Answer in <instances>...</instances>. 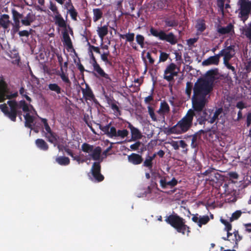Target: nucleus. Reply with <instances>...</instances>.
Returning <instances> with one entry per match:
<instances>
[{"label": "nucleus", "instance_id": "aec40b11", "mask_svg": "<svg viewBox=\"0 0 251 251\" xmlns=\"http://www.w3.org/2000/svg\"><path fill=\"white\" fill-rule=\"evenodd\" d=\"M220 56L219 54H216L214 56H211L208 58L207 59L204 60L202 64L203 66H208L210 65H218L219 63Z\"/></svg>", "mask_w": 251, "mask_h": 251}, {"label": "nucleus", "instance_id": "603ef678", "mask_svg": "<svg viewBox=\"0 0 251 251\" xmlns=\"http://www.w3.org/2000/svg\"><path fill=\"white\" fill-rule=\"evenodd\" d=\"M193 88V83L191 82H187L186 83L185 93L189 98H190L191 95L192 90Z\"/></svg>", "mask_w": 251, "mask_h": 251}, {"label": "nucleus", "instance_id": "dca6fc26", "mask_svg": "<svg viewBox=\"0 0 251 251\" xmlns=\"http://www.w3.org/2000/svg\"><path fill=\"white\" fill-rule=\"evenodd\" d=\"M220 56H224L225 60H230L233 57L234 54V46H229L226 47V49L221 50L219 53Z\"/></svg>", "mask_w": 251, "mask_h": 251}, {"label": "nucleus", "instance_id": "0eeeda50", "mask_svg": "<svg viewBox=\"0 0 251 251\" xmlns=\"http://www.w3.org/2000/svg\"><path fill=\"white\" fill-rule=\"evenodd\" d=\"M206 102V98L193 96L192 105L193 109L192 110L194 112L195 117L203 111V109L205 107Z\"/></svg>", "mask_w": 251, "mask_h": 251}, {"label": "nucleus", "instance_id": "49530a36", "mask_svg": "<svg viewBox=\"0 0 251 251\" xmlns=\"http://www.w3.org/2000/svg\"><path fill=\"white\" fill-rule=\"evenodd\" d=\"M109 55V51L107 50L101 54V59L105 62L106 64H108L110 66L112 65V62L108 59V56Z\"/></svg>", "mask_w": 251, "mask_h": 251}, {"label": "nucleus", "instance_id": "bb28decb", "mask_svg": "<svg viewBox=\"0 0 251 251\" xmlns=\"http://www.w3.org/2000/svg\"><path fill=\"white\" fill-rule=\"evenodd\" d=\"M24 118L25 119V126L26 127L32 129V124L34 121V116L31 115L29 113H26L24 115Z\"/></svg>", "mask_w": 251, "mask_h": 251}, {"label": "nucleus", "instance_id": "72a5a7b5", "mask_svg": "<svg viewBox=\"0 0 251 251\" xmlns=\"http://www.w3.org/2000/svg\"><path fill=\"white\" fill-rule=\"evenodd\" d=\"M34 21L33 15L30 13H28L26 16L21 20V23L23 25L25 26H29Z\"/></svg>", "mask_w": 251, "mask_h": 251}, {"label": "nucleus", "instance_id": "7c9ffc66", "mask_svg": "<svg viewBox=\"0 0 251 251\" xmlns=\"http://www.w3.org/2000/svg\"><path fill=\"white\" fill-rule=\"evenodd\" d=\"M170 111V107L168 104L165 101L161 102L160 108L157 111L159 114H165Z\"/></svg>", "mask_w": 251, "mask_h": 251}, {"label": "nucleus", "instance_id": "4be33fe9", "mask_svg": "<svg viewBox=\"0 0 251 251\" xmlns=\"http://www.w3.org/2000/svg\"><path fill=\"white\" fill-rule=\"evenodd\" d=\"M167 4V0H159L154 1L152 3L153 10L160 11L164 9Z\"/></svg>", "mask_w": 251, "mask_h": 251}, {"label": "nucleus", "instance_id": "e2e57ef3", "mask_svg": "<svg viewBox=\"0 0 251 251\" xmlns=\"http://www.w3.org/2000/svg\"><path fill=\"white\" fill-rule=\"evenodd\" d=\"M0 109L5 116L8 117V107L5 103L0 104Z\"/></svg>", "mask_w": 251, "mask_h": 251}, {"label": "nucleus", "instance_id": "680f3d73", "mask_svg": "<svg viewBox=\"0 0 251 251\" xmlns=\"http://www.w3.org/2000/svg\"><path fill=\"white\" fill-rule=\"evenodd\" d=\"M168 57H169V54H168L165 52L160 51V54L159 56V62H165L167 60Z\"/></svg>", "mask_w": 251, "mask_h": 251}, {"label": "nucleus", "instance_id": "864d4df0", "mask_svg": "<svg viewBox=\"0 0 251 251\" xmlns=\"http://www.w3.org/2000/svg\"><path fill=\"white\" fill-rule=\"evenodd\" d=\"M9 89L8 88V84H7V89L6 90V92L4 93V95L5 96V100L6 99H12V98H16L18 94V92H16L13 94H9Z\"/></svg>", "mask_w": 251, "mask_h": 251}, {"label": "nucleus", "instance_id": "774afa93", "mask_svg": "<svg viewBox=\"0 0 251 251\" xmlns=\"http://www.w3.org/2000/svg\"><path fill=\"white\" fill-rule=\"evenodd\" d=\"M177 180L175 177H173L171 181L167 182V185H169L171 188L176 186L177 184Z\"/></svg>", "mask_w": 251, "mask_h": 251}, {"label": "nucleus", "instance_id": "5701e85b", "mask_svg": "<svg viewBox=\"0 0 251 251\" xmlns=\"http://www.w3.org/2000/svg\"><path fill=\"white\" fill-rule=\"evenodd\" d=\"M55 24L60 27L66 28L67 24L61 15L59 13L53 17Z\"/></svg>", "mask_w": 251, "mask_h": 251}, {"label": "nucleus", "instance_id": "f704fd0d", "mask_svg": "<svg viewBox=\"0 0 251 251\" xmlns=\"http://www.w3.org/2000/svg\"><path fill=\"white\" fill-rule=\"evenodd\" d=\"M98 34L99 37L103 40L104 37H105L108 34V27L107 25H103L101 27H99L97 29Z\"/></svg>", "mask_w": 251, "mask_h": 251}, {"label": "nucleus", "instance_id": "ddd939ff", "mask_svg": "<svg viewBox=\"0 0 251 251\" xmlns=\"http://www.w3.org/2000/svg\"><path fill=\"white\" fill-rule=\"evenodd\" d=\"M101 166L100 162H94L91 170L92 176L98 182H101L104 179L103 176L100 173Z\"/></svg>", "mask_w": 251, "mask_h": 251}, {"label": "nucleus", "instance_id": "bf43d9fd", "mask_svg": "<svg viewBox=\"0 0 251 251\" xmlns=\"http://www.w3.org/2000/svg\"><path fill=\"white\" fill-rule=\"evenodd\" d=\"M148 113L153 121H157L156 116L154 113L153 108L150 106L148 107Z\"/></svg>", "mask_w": 251, "mask_h": 251}, {"label": "nucleus", "instance_id": "e433bc0d", "mask_svg": "<svg viewBox=\"0 0 251 251\" xmlns=\"http://www.w3.org/2000/svg\"><path fill=\"white\" fill-rule=\"evenodd\" d=\"M67 4H70L71 5V8H70V9H69V12L71 17V18L74 21H76L78 13L76 10L75 9V8H74L73 4L71 1V0H69L68 2H66V5Z\"/></svg>", "mask_w": 251, "mask_h": 251}, {"label": "nucleus", "instance_id": "a18cd8bd", "mask_svg": "<svg viewBox=\"0 0 251 251\" xmlns=\"http://www.w3.org/2000/svg\"><path fill=\"white\" fill-rule=\"evenodd\" d=\"M60 71L61 73L59 74H58V75H59L61 78L62 79V81L65 82L66 84H71V81L67 75H66L63 70L62 67L60 68Z\"/></svg>", "mask_w": 251, "mask_h": 251}, {"label": "nucleus", "instance_id": "1a4fd4ad", "mask_svg": "<svg viewBox=\"0 0 251 251\" xmlns=\"http://www.w3.org/2000/svg\"><path fill=\"white\" fill-rule=\"evenodd\" d=\"M176 65L171 63L168 65L164 71L163 78L168 82L173 81L174 80V77L178 75V71H176Z\"/></svg>", "mask_w": 251, "mask_h": 251}, {"label": "nucleus", "instance_id": "f3484780", "mask_svg": "<svg viewBox=\"0 0 251 251\" xmlns=\"http://www.w3.org/2000/svg\"><path fill=\"white\" fill-rule=\"evenodd\" d=\"M81 90L83 97L85 100L93 101L96 100L95 96L88 84H86L85 88H82Z\"/></svg>", "mask_w": 251, "mask_h": 251}, {"label": "nucleus", "instance_id": "9d476101", "mask_svg": "<svg viewBox=\"0 0 251 251\" xmlns=\"http://www.w3.org/2000/svg\"><path fill=\"white\" fill-rule=\"evenodd\" d=\"M7 103L10 107V110H8V117L13 122L16 121V117L18 116V102L15 100H8Z\"/></svg>", "mask_w": 251, "mask_h": 251}, {"label": "nucleus", "instance_id": "37998d69", "mask_svg": "<svg viewBox=\"0 0 251 251\" xmlns=\"http://www.w3.org/2000/svg\"><path fill=\"white\" fill-rule=\"evenodd\" d=\"M19 93L23 98H25L28 102H31V99L27 95V90L23 86L21 87L19 90Z\"/></svg>", "mask_w": 251, "mask_h": 251}, {"label": "nucleus", "instance_id": "3c124183", "mask_svg": "<svg viewBox=\"0 0 251 251\" xmlns=\"http://www.w3.org/2000/svg\"><path fill=\"white\" fill-rule=\"evenodd\" d=\"M221 222L225 225V227L224 230L226 231H230L232 229V225L230 222H228L227 220L221 218L220 219Z\"/></svg>", "mask_w": 251, "mask_h": 251}, {"label": "nucleus", "instance_id": "39448f33", "mask_svg": "<svg viewBox=\"0 0 251 251\" xmlns=\"http://www.w3.org/2000/svg\"><path fill=\"white\" fill-rule=\"evenodd\" d=\"M238 5L239 6V17L245 22L249 18L251 10V1L249 0H239Z\"/></svg>", "mask_w": 251, "mask_h": 251}, {"label": "nucleus", "instance_id": "20e7f679", "mask_svg": "<svg viewBox=\"0 0 251 251\" xmlns=\"http://www.w3.org/2000/svg\"><path fill=\"white\" fill-rule=\"evenodd\" d=\"M150 31L152 36L158 38L161 40L166 41L171 45H175L177 42V38L173 32L166 34L165 31H158L153 27L150 28Z\"/></svg>", "mask_w": 251, "mask_h": 251}, {"label": "nucleus", "instance_id": "5fc2aeb1", "mask_svg": "<svg viewBox=\"0 0 251 251\" xmlns=\"http://www.w3.org/2000/svg\"><path fill=\"white\" fill-rule=\"evenodd\" d=\"M233 234H234V238L231 239V241L233 242H235L236 244H237V243L241 241L242 239V236L239 235V232L238 230H234V231L233 232Z\"/></svg>", "mask_w": 251, "mask_h": 251}, {"label": "nucleus", "instance_id": "4468645a", "mask_svg": "<svg viewBox=\"0 0 251 251\" xmlns=\"http://www.w3.org/2000/svg\"><path fill=\"white\" fill-rule=\"evenodd\" d=\"M225 113L222 108H217L215 111L212 110V117L210 119V124H213L215 122L217 124L219 120H222L220 123H225Z\"/></svg>", "mask_w": 251, "mask_h": 251}, {"label": "nucleus", "instance_id": "de8ad7c7", "mask_svg": "<svg viewBox=\"0 0 251 251\" xmlns=\"http://www.w3.org/2000/svg\"><path fill=\"white\" fill-rule=\"evenodd\" d=\"M209 221V217L206 216H200L198 222V226L201 227L202 225L206 224Z\"/></svg>", "mask_w": 251, "mask_h": 251}, {"label": "nucleus", "instance_id": "c9c22d12", "mask_svg": "<svg viewBox=\"0 0 251 251\" xmlns=\"http://www.w3.org/2000/svg\"><path fill=\"white\" fill-rule=\"evenodd\" d=\"M164 23L166 27H174L177 26L178 21L175 19L171 18H167L164 20Z\"/></svg>", "mask_w": 251, "mask_h": 251}, {"label": "nucleus", "instance_id": "a19ab883", "mask_svg": "<svg viewBox=\"0 0 251 251\" xmlns=\"http://www.w3.org/2000/svg\"><path fill=\"white\" fill-rule=\"evenodd\" d=\"M153 161L149 158L148 156H147L145 161L143 162V166L147 167L149 169L150 171H152L153 167Z\"/></svg>", "mask_w": 251, "mask_h": 251}, {"label": "nucleus", "instance_id": "423d86ee", "mask_svg": "<svg viewBox=\"0 0 251 251\" xmlns=\"http://www.w3.org/2000/svg\"><path fill=\"white\" fill-rule=\"evenodd\" d=\"M81 150L86 153L92 152L89 155L95 161H99L100 159L101 153V149L98 146L94 148L93 145H90L87 143H84L81 145Z\"/></svg>", "mask_w": 251, "mask_h": 251}, {"label": "nucleus", "instance_id": "412c9836", "mask_svg": "<svg viewBox=\"0 0 251 251\" xmlns=\"http://www.w3.org/2000/svg\"><path fill=\"white\" fill-rule=\"evenodd\" d=\"M217 74V70H210L207 71L204 78H201L202 79H205L208 81L209 84L213 86V82L215 80V75Z\"/></svg>", "mask_w": 251, "mask_h": 251}, {"label": "nucleus", "instance_id": "ea45409f", "mask_svg": "<svg viewBox=\"0 0 251 251\" xmlns=\"http://www.w3.org/2000/svg\"><path fill=\"white\" fill-rule=\"evenodd\" d=\"M12 14L14 23H20V19L23 17V14L14 9L12 10Z\"/></svg>", "mask_w": 251, "mask_h": 251}, {"label": "nucleus", "instance_id": "2eb2a0df", "mask_svg": "<svg viewBox=\"0 0 251 251\" xmlns=\"http://www.w3.org/2000/svg\"><path fill=\"white\" fill-rule=\"evenodd\" d=\"M127 127L130 129L131 134V138L129 141H135L141 139L143 135L141 131L136 127H134L130 123L127 122Z\"/></svg>", "mask_w": 251, "mask_h": 251}, {"label": "nucleus", "instance_id": "4c0bfd02", "mask_svg": "<svg viewBox=\"0 0 251 251\" xmlns=\"http://www.w3.org/2000/svg\"><path fill=\"white\" fill-rule=\"evenodd\" d=\"M56 162L62 166H66L70 164V159L66 156H59L56 158Z\"/></svg>", "mask_w": 251, "mask_h": 251}, {"label": "nucleus", "instance_id": "c03bdc74", "mask_svg": "<svg viewBox=\"0 0 251 251\" xmlns=\"http://www.w3.org/2000/svg\"><path fill=\"white\" fill-rule=\"evenodd\" d=\"M18 106L19 108L22 109L25 112L28 113L29 111V106L24 100H21L19 102Z\"/></svg>", "mask_w": 251, "mask_h": 251}, {"label": "nucleus", "instance_id": "473e14b6", "mask_svg": "<svg viewBox=\"0 0 251 251\" xmlns=\"http://www.w3.org/2000/svg\"><path fill=\"white\" fill-rule=\"evenodd\" d=\"M35 144L38 148L43 151H47L49 149L48 144L42 139H36Z\"/></svg>", "mask_w": 251, "mask_h": 251}, {"label": "nucleus", "instance_id": "69168bd1", "mask_svg": "<svg viewBox=\"0 0 251 251\" xmlns=\"http://www.w3.org/2000/svg\"><path fill=\"white\" fill-rule=\"evenodd\" d=\"M158 176L159 177L161 178L159 182L160 186L163 188H166L167 186V182L166 181L165 178L162 177L160 175H158Z\"/></svg>", "mask_w": 251, "mask_h": 251}, {"label": "nucleus", "instance_id": "f8f14e48", "mask_svg": "<svg viewBox=\"0 0 251 251\" xmlns=\"http://www.w3.org/2000/svg\"><path fill=\"white\" fill-rule=\"evenodd\" d=\"M99 128L103 132L104 134L106 135L108 137L113 138H116L117 130L116 127L111 126V122L106 125L102 126L100 124H98Z\"/></svg>", "mask_w": 251, "mask_h": 251}, {"label": "nucleus", "instance_id": "a211bd4d", "mask_svg": "<svg viewBox=\"0 0 251 251\" xmlns=\"http://www.w3.org/2000/svg\"><path fill=\"white\" fill-rule=\"evenodd\" d=\"M7 89V83L2 75H0V102L5 100L4 93Z\"/></svg>", "mask_w": 251, "mask_h": 251}, {"label": "nucleus", "instance_id": "09e8293b", "mask_svg": "<svg viewBox=\"0 0 251 251\" xmlns=\"http://www.w3.org/2000/svg\"><path fill=\"white\" fill-rule=\"evenodd\" d=\"M215 135V130H212L211 128L206 129L205 133V137L207 140L209 141L213 139V136Z\"/></svg>", "mask_w": 251, "mask_h": 251}, {"label": "nucleus", "instance_id": "2f4dec72", "mask_svg": "<svg viewBox=\"0 0 251 251\" xmlns=\"http://www.w3.org/2000/svg\"><path fill=\"white\" fill-rule=\"evenodd\" d=\"M196 28L198 32L201 33L203 32L206 28V25L203 19H199L197 21Z\"/></svg>", "mask_w": 251, "mask_h": 251}, {"label": "nucleus", "instance_id": "f03ea898", "mask_svg": "<svg viewBox=\"0 0 251 251\" xmlns=\"http://www.w3.org/2000/svg\"><path fill=\"white\" fill-rule=\"evenodd\" d=\"M165 222L174 227L178 232L185 234L186 231L187 234L190 232V227L186 225L184 219L178 215L174 212L172 214L165 217Z\"/></svg>", "mask_w": 251, "mask_h": 251}, {"label": "nucleus", "instance_id": "13d9d810", "mask_svg": "<svg viewBox=\"0 0 251 251\" xmlns=\"http://www.w3.org/2000/svg\"><path fill=\"white\" fill-rule=\"evenodd\" d=\"M242 212L240 210H237L232 213L231 217L230 218V222H232L234 220H237L241 215Z\"/></svg>", "mask_w": 251, "mask_h": 251}, {"label": "nucleus", "instance_id": "f257e3e1", "mask_svg": "<svg viewBox=\"0 0 251 251\" xmlns=\"http://www.w3.org/2000/svg\"><path fill=\"white\" fill-rule=\"evenodd\" d=\"M194 112L189 109L186 114L177 124L168 129L169 133L182 134L186 132L192 126Z\"/></svg>", "mask_w": 251, "mask_h": 251}, {"label": "nucleus", "instance_id": "cd10ccee", "mask_svg": "<svg viewBox=\"0 0 251 251\" xmlns=\"http://www.w3.org/2000/svg\"><path fill=\"white\" fill-rule=\"evenodd\" d=\"M63 42L68 49H73L71 39L67 31H64L63 33Z\"/></svg>", "mask_w": 251, "mask_h": 251}, {"label": "nucleus", "instance_id": "052dcab7", "mask_svg": "<svg viewBox=\"0 0 251 251\" xmlns=\"http://www.w3.org/2000/svg\"><path fill=\"white\" fill-rule=\"evenodd\" d=\"M12 28L11 32L15 34L16 33L19 31L20 26V23H13L12 24Z\"/></svg>", "mask_w": 251, "mask_h": 251}, {"label": "nucleus", "instance_id": "6ab92c4d", "mask_svg": "<svg viewBox=\"0 0 251 251\" xmlns=\"http://www.w3.org/2000/svg\"><path fill=\"white\" fill-rule=\"evenodd\" d=\"M128 161L133 165H139L143 161L142 156L139 154L132 153L127 157Z\"/></svg>", "mask_w": 251, "mask_h": 251}, {"label": "nucleus", "instance_id": "6e6d98bb", "mask_svg": "<svg viewBox=\"0 0 251 251\" xmlns=\"http://www.w3.org/2000/svg\"><path fill=\"white\" fill-rule=\"evenodd\" d=\"M40 119L41 122L43 123L45 129L47 131V133H48L49 132H50V131H51L52 130L48 123L47 119L43 118H40Z\"/></svg>", "mask_w": 251, "mask_h": 251}, {"label": "nucleus", "instance_id": "9b49d317", "mask_svg": "<svg viewBox=\"0 0 251 251\" xmlns=\"http://www.w3.org/2000/svg\"><path fill=\"white\" fill-rule=\"evenodd\" d=\"M212 110L211 109H205L197 115L196 117L197 119V122L201 125L205 124L207 121L210 123V119L212 117Z\"/></svg>", "mask_w": 251, "mask_h": 251}, {"label": "nucleus", "instance_id": "6e6552de", "mask_svg": "<svg viewBox=\"0 0 251 251\" xmlns=\"http://www.w3.org/2000/svg\"><path fill=\"white\" fill-rule=\"evenodd\" d=\"M90 57L91 59L90 63L93 67L94 71L96 72L100 76L108 80L109 81H111V79L109 75L105 73L104 70L97 63L96 59L94 56L92 51L91 50L90 51Z\"/></svg>", "mask_w": 251, "mask_h": 251}, {"label": "nucleus", "instance_id": "c85d7f7f", "mask_svg": "<svg viewBox=\"0 0 251 251\" xmlns=\"http://www.w3.org/2000/svg\"><path fill=\"white\" fill-rule=\"evenodd\" d=\"M93 20L94 22L98 21L103 17L102 10L100 8H94L93 9Z\"/></svg>", "mask_w": 251, "mask_h": 251}, {"label": "nucleus", "instance_id": "8fccbe9b", "mask_svg": "<svg viewBox=\"0 0 251 251\" xmlns=\"http://www.w3.org/2000/svg\"><path fill=\"white\" fill-rule=\"evenodd\" d=\"M136 41L141 48H143L144 47L145 37L144 36L141 34H137L136 36Z\"/></svg>", "mask_w": 251, "mask_h": 251}, {"label": "nucleus", "instance_id": "393cba45", "mask_svg": "<svg viewBox=\"0 0 251 251\" xmlns=\"http://www.w3.org/2000/svg\"><path fill=\"white\" fill-rule=\"evenodd\" d=\"M9 16L7 14H4L1 15L0 17V25L4 29H7L10 24L9 20Z\"/></svg>", "mask_w": 251, "mask_h": 251}, {"label": "nucleus", "instance_id": "79ce46f5", "mask_svg": "<svg viewBox=\"0 0 251 251\" xmlns=\"http://www.w3.org/2000/svg\"><path fill=\"white\" fill-rule=\"evenodd\" d=\"M129 134L128 131L126 129L122 130H117L116 137H119L121 139H124Z\"/></svg>", "mask_w": 251, "mask_h": 251}, {"label": "nucleus", "instance_id": "b1692460", "mask_svg": "<svg viewBox=\"0 0 251 251\" xmlns=\"http://www.w3.org/2000/svg\"><path fill=\"white\" fill-rule=\"evenodd\" d=\"M45 137L47 138L48 141L53 144L54 145L57 144L59 139V136L52 131H50V132L46 133Z\"/></svg>", "mask_w": 251, "mask_h": 251}, {"label": "nucleus", "instance_id": "7ed1b4c3", "mask_svg": "<svg viewBox=\"0 0 251 251\" xmlns=\"http://www.w3.org/2000/svg\"><path fill=\"white\" fill-rule=\"evenodd\" d=\"M213 86L209 84L208 81L201 78H199L195 83L193 88V95L194 96H199L206 97L212 90Z\"/></svg>", "mask_w": 251, "mask_h": 251}, {"label": "nucleus", "instance_id": "0e129e2a", "mask_svg": "<svg viewBox=\"0 0 251 251\" xmlns=\"http://www.w3.org/2000/svg\"><path fill=\"white\" fill-rule=\"evenodd\" d=\"M142 143L140 141H137L133 144H132L130 146V148L132 151H137L139 149V147L141 146Z\"/></svg>", "mask_w": 251, "mask_h": 251}, {"label": "nucleus", "instance_id": "58836bf2", "mask_svg": "<svg viewBox=\"0 0 251 251\" xmlns=\"http://www.w3.org/2000/svg\"><path fill=\"white\" fill-rule=\"evenodd\" d=\"M120 39H126V42L131 43L134 41L135 34L134 33L128 32L126 34H119Z\"/></svg>", "mask_w": 251, "mask_h": 251}, {"label": "nucleus", "instance_id": "c756f323", "mask_svg": "<svg viewBox=\"0 0 251 251\" xmlns=\"http://www.w3.org/2000/svg\"><path fill=\"white\" fill-rule=\"evenodd\" d=\"M233 29V25L229 24L225 27L220 26L218 29V32L221 34L224 35L230 33Z\"/></svg>", "mask_w": 251, "mask_h": 251}, {"label": "nucleus", "instance_id": "a878e982", "mask_svg": "<svg viewBox=\"0 0 251 251\" xmlns=\"http://www.w3.org/2000/svg\"><path fill=\"white\" fill-rule=\"evenodd\" d=\"M48 87L49 90L54 92L58 95L64 92L57 83H50L48 85ZM58 97L59 99H60V96H58Z\"/></svg>", "mask_w": 251, "mask_h": 251}, {"label": "nucleus", "instance_id": "4d7b16f0", "mask_svg": "<svg viewBox=\"0 0 251 251\" xmlns=\"http://www.w3.org/2000/svg\"><path fill=\"white\" fill-rule=\"evenodd\" d=\"M49 8L52 12H53L54 15L60 13L55 3H53L51 1L50 2Z\"/></svg>", "mask_w": 251, "mask_h": 251}, {"label": "nucleus", "instance_id": "338daca9", "mask_svg": "<svg viewBox=\"0 0 251 251\" xmlns=\"http://www.w3.org/2000/svg\"><path fill=\"white\" fill-rule=\"evenodd\" d=\"M73 159V160L76 161L78 164L85 162L87 160V159L81 158L80 155H75Z\"/></svg>", "mask_w": 251, "mask_h": 251}]
</instances>
